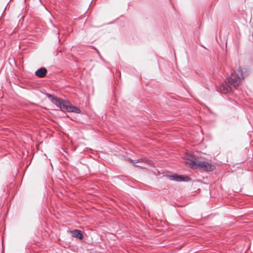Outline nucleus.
<instances>
[{"mask_svg":"<svg viewBox=\"0 0 253 253\" xmlns=\"http://www.w3.org/2000/svg\"><path fill=\"white\" fill-rule=\"evenodd\" d=\"M244 78L243 71L239 68L236 71L232 73L230 77L217 89V91L222 93H227L236 89Z\"/></svg>","mask_w":253,"mask_h":253,"instance_id":"f257e3e1","label":"nucleus"},{"mask_svg":"<svg viewBox=\"0 0 253 253\" xmlns=\"http://www.w3.org/2000/svg\"><path fill=\"white\" fill-rule=\"evenodd\" d=\"M47 97L54 104L64 111L73 112L77 114H80L81 113V111L79 108L72 105L69 101L54 97L50 94H47Z\"/></svg>","mask_w":253,"mask_h":253,"instance_id":"f03ea898","label":"nucleus"},{"mask_svg":"<svg viewBox=\"0 0 253 253\" xmlns=\"http://www.w3.org/2000/svg\"><path fill=\"white\" fill-rule=\"evenodd\" d=\"M187 164L193 169H198L205 171H212L214 169V166L211 162L197 161L195 159H189L187 161Z\"/></svg>","mask_w":253,"mask_h":253,"instance_id":"7ed1b4c3","label":"nucleus"},{"mask_svg":"<svg viewBox=\"0 0 253 253\" xmlns=\"http://www.w3.org/2000/svg\"><path fill=\"white\" fill-rule=\"evenodd\" d=\"M169 179L176 181H188L190 180V179L187 176L178 175L177 174L170 175Z\"/></svg>","mask_w":253,"mask_h":253,"instance_id":"20e7f679","label":"nucleus"},{"mask_svg":"<svg viewBox=\"0 0 253 253\" xmlns=\"http://www.w3.org/2000/svg\"><path fill=\"white\" fill-rule=\"evenodd\" d=\"M47 73V71L44 67H42L37 70L35 72V75L37 77L42 78L45 76Z\"/></svg>","mask_w":253,"mask_h":253,"instance_id":"39448f33","label":"nucleus"},{"mask_svg":"<svg viewBox=\"0 0 253 253\" xmlns=\"http://www.w3.org/2000/svg\"><path fill=\"white\" fill-rule=\"evenodd\" d=\"M70 233L73 237L78 238L80 240H82L83 238L82 232L79 230H74L71 231Z\"/></svg>","mask_w":253,"mask_h":253,"instance_id":"423d86ee","label":"nucleus"},{"mask_svg":"<svg viewBox=\"0 0 253 253\" xmlns=\"http://www.w3.org/2000/svg\"><path fill=\"white\" fill-rule=\"evenodd\" d=\"M132 161H133L134 163H137L141 161L142 159L134 160H132Z\"/></svg>","mask_w":253,"mask_h":253,"instance_id":"0eeeda50","label":"nucleus"},{"mask_svg":"<svg viewBox=\"0 0 253 253\" xmlns=\"http://www.w3.org/2000/svg\"><path fill=\"white\" fill-rule=\"evenodd\" d=\"M93 0H91V2H90V4H91V2H92Z\"/></svg>","mask_w":253,"mask_h":253,"instance_id":"6e6552de","label":"nucleus"},{"mask_svg":"<svg viewBox=\"0 0 253 253\" xmlns=\"http://www.w3.org/2000/svg\"><path fill=\"white\" fill-rule=\"evenodd\" d=\"M93 0H91V2H90V4H91V2H92Z\"/></svg>","mask_w":253,"mask_h":253,"instance_id":"1a4fd4ad","label":"nucleus"},{"mask_svg":"<svg viewBox=\"0 0 253 253\" xmlns=\"http://www.w3.org/2000/svg\"><path fill=\"white\" fill-rule=\"evenodd\" d=\"M93 0H91V2H90V4H91V2H92Z\"/></svg>","mask_w":253,"mask_h":253,"instance_id":"9d476101","label":"nucleus"}]
</instances>
